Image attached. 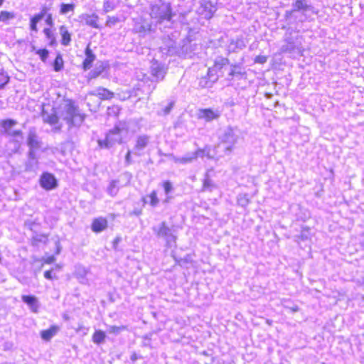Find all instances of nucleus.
I'll list each match as a JSON object with an SVG mask.
<instances>
[{"instance_id": "obj_1", "label": "nucleus", "mask_w": 364, "mask_h": 364, "mask_svg": "<svg viewBox=\"0 0 364 364\" xmlns=\"http://www.w3.org/2000/svg\"><path fill=\"white\" fill-rule=\"evenodd\" d=\"M282 29L286 32L283 36V44L279 48L280 53L289 54L291 58L302 56L304 38L300 31L287 26H282Z\"/></svg>"}, {"instance_id": "obj_2", "label": "nucleus", "mask_w": 364, "mask_h": 364, "mask_svg": "<svg viewBox=\"0 0 364 364\" xmlns=\"http://www.w3.org/2000/svg\"><path fill=\"white\" fill-rule=\"evenodd\" d=\"M58 114L69 128L80 127L85 119V115L80 112L79 107L70 99L63 100L58 107Z\"/></svg>"}, {"instance_id": "obj_3", "label": "nucleus", "mask_w": 364, "mask_h": 364, "mask_svg": "<svg viewBox=\"0 0 364 364\" xmlns=\"http://www.w3.org/2000/svg\"><path fill=\"white\" fill-rule=\"evenodd\" d=\"M240 135L241 132L237 127H226L219 137L220 142L218 147L223 146L225 154H230L240 138Z\"/></svg>"}, {"instance_id": "obj_4", "label": "nucleus", "mask_w": 364, "mask_h": 364, "mask_svg": "<svg viewBox=\"0 0 364 364\" xmlns=\"http://www.w3.org/2000/svg\"><path fill=\"white\" fill-rule=\"evenodd\" d=\"M150 15L159 23H162L165 21L171 22L173 16L171 11V4L163 0H159L158 3L151 6Z\"/></svg>"}, {"instance_id": "obj_5", "label": "nucleus", "mask_w": 364, "mask_h": 364, "mask_svg": "<svg viewBox=\"0 0 364 364\" xmlns=\"http://www.w3.org/2000/svg\"><path fill=\"white\" fill-rule=\"evenodd\" d=\"M26 144L29 148L28 151L31 157H33V152H36V151L41 149L43 142L38 134L36 127H31L28 129Z\"/></svg>"}, {"instance_id": "obj_6", "label": "nucleus", "mask_w": 364, "mask_h": 364, "mask_svg": "<svg viewBox=\"0 0 364 364\" xmlns=\"http://www.w3.org/2000/svg\"><path fill=\"white\" fill-rule=\"evenodd\" d=\"M153 230L158 237L166 240L168 247H172L173 244L176 242V237L173 235L172 230L167 226L166 222H162L159 226L154 227Z\"/></svg>"}, {"instance_id": "obj_7", "label": "nucleus", "mask_w": 364, "mask_h": 364, "mask_svg": "<svg viewBox=\"0 0 364 364\" xmlns=\"http://www.w3.org/2000/svg\"><path fill=\"white\" fill-rule=\"evenodd\" d=\"M292 7L294 8V11L296 12L302 11L304 18L301 19V21H304L307 18V12H311L314 14H318V11H316L313 6L308 4L307 0H296V1L292 4Z\"/></svg>"}, {"instance_id": "obj_8", "label": "nucleus", "mask_w": 364, "mask_h": 364, "mask_svg": "<svg viewBox=\"0 0 364 364\" xmlns=\"http://www.w3.org/2000/svg\"><path fill=\"white\" fill-rule=\"evenodd\" d=\"M247 73L240 63L230 64V71L228 74L227 80L229 81L245 79Z\"/></svg>"}, {"instance_id": "obj_9", "label": "nucleus", "mask_w": 364, "mask_h": 364, "mask_svg": "<svg viewBox=\"0 0 364 364\" xmlns=\"http://www.w3.org/2000/svg\"><path fill=\"white\" fill-rule=\"evenodd\" d=\"M161 51L163 54L166 55H178L180 46L176 45V41L173 40L166 38H164L163 46L160 47Z\"/></svg>"}, {"instance_id": "obj_10", "label": "nucleus", "mask_w": 364, "mask_h": 364, "mask_svg": "<svg viewBox=\"0 0 364 364\" xmlns=\"http://www.w3.org/2000/svg\"><path fill=\"white\" fill-rule=\"evenodd\" d=\"M166 70L167 68L164 64L157 60H153L151 62V73L156 80H162L164 78L166 74Z\"/></svg>"}, {"instance_id": "obj_11", "label": "nucleus", "mask_w": 364, "mask_h": 364, "mask_svg": "<svg viewBox=\"0 0 364 364\" xmlns=\"http://www.w3.org/2000/svg\"><path fill=\"white\" fill-rule=\"evenodd\" d=\"M40 184L46 190H52L57 187L58 182L53 174L45 172L41 176Z\"/></svg>"}, {"instance_id": "obj_12", "label": "nucleus", "mask_w": 364, "mask_h": 364, "mask_svg": "<svg viewBox=\"0 0 364 364\" xmlns=\"http://www.w3.org/2000/svg\"><path fill=\"white\" fill-rule=\"evenodd\" d=\"M196 44H193L191 41L188 39L183 40L182 44L180 46L179 56L183 58H192L194 53V47Z\"/></svg>"}, {"instance_id": "obj_13", "label": "nucleus", "mask_w": 364, "mask_h": 364, "mask_svg": "<svg viewBox=\"0 0 364 364\" xmlns=\"http://www.w3.org/2000/svg\"><path fill=\"white\" fill-rule=\"evenodd\" d=\"M149 141L150 137L147 135L144 134L138 136L136 140L135 146L134 147V154L136 156H140L141 154L138 151L144 150L149 144Z\"/></svg>"}, {"instance_id": "obj_14", "label": "nucleus", "mask_w": 364, "mask_h": 364, "mask_svg": "<svg viewBox=\"0 0 364 364\" xmlns=\"http://www.w3.org/2000/svg\"><path fill=\"white\" fill-rule=\"evenodd\" d=\"M120 132H121V129L119 127H115L113 129L110 130L109 132L107 134L112 146L116 143H118V144L122 143V137L120 134Z\"/></svg>"}, {"instance_id": "obj_15", "label": "nucleus", "mask_w": 364, "mask_h": 364, "mask_svg": "<svg viewBox=\"0 0 364 364\" xmlns=\"http://www.w3.org/2000/svg\"><path fill=\"white\" fill-rule=\"evenodd\" d=\"M22 301L31 308L33 312H37L39 308L38 299L33 295H23Z\"/></svg>"}, {"instance_id": "obj_16", "label": "nucleus", "mask_w": 364, "mask_h": 364, "mask_svg": "<svg viewBox=\"0 0 364 364\" xmlns=\"http://www.w3.org/2000/svg\"><path fill=\"white\" fill-rule=\"evenodd\" d=\"M107 228V220L103 218H95L92 223V230L95 232H100Z\"/></svg>"}, {"instance_id": "obj_17", "label": "nucleus", "mask_w": 364, "mask_h": 364, "mask_svg": "<svg viewBox=\"0 0 364 364\" xmlns=\"http://www.w3.org/2000/svg\"><path fill=\"white\" fill-rule=\"evenodd\" d=\"M220 117L218 111H214L211 109H204L200 110V117L210 122L213 119H218Z\"/></svg>"}, {"instance_id": "obj_18", "label": "nucleus", "mask_w": 364, "mask_h": 364, "mask_svg": "<svg viewBox=\"0 0 364 364\" xmlns=\"http://www.w3.org/2000/svg\"><path fill=\"white\" fill-rule=\"evenodd\" d=\"M28 160L25 164L26 171H33L37 168L38 161L36 156V152H33V157H31L29 151L27 154Z\"/></svg>"}, {"instance_id": "obj_19", "label": "nucleus", "mask_w": 364, "mask_h": 364, "mask_svg": "<svg viewBox=\"0 0 364 364\" xmlns=\"http://www.w3.org/2000/svg\"><path fill=\"white\" fill-rule=\"evenodd\" d=\"M86 58L83 61V68L85 70L90 69L92 67L93 61L95 60V55L90 48L89 46L85 49Z\"/></svg>"}, {"instance_id": "obj_20", "label": "nucleus", "mask_w": 364, "mask_h": 364, "mask_svg": "<svg viewBox=\"0 0 364 364\" xmlns=\"http://www.w3.org/2000/svg\"><path fill=\"white\" fill-rule=\"evenodd\" d=\"M217 188L216 184L213 182V181L210 178L208 173H205V178L203 181V186L201 188L202 192H212L214 189Z\"/></svg>"}, {"instance_id": "obj_21", "label": "nucleus", "mask_w": 364, "mask_h": 364, "mask_svg": "<svg viewBox=\"0 0 364 364\" xmlns=\"http://www.w3.org/2000/svg\"><path fill=\"white\" fill-rule=\"evenodd\" d=\"M96 92V94L92 92L90 95L99 96L101 100H109L114 97V93L106 88L99 87Z\"/></svg>"}, {"instance_id": "obj_22", "label": "nucleus", "mask_w": 364, "mask_h": 364, "mask_svg": "<svg viewBox=\"0 0 364 364\" xmlns=\"http://www.w3.org/2000/svg\"><path fill=\"white\" fill-rule=\"evenodd\" d=\"M59 328L56 326H52L47 330L41 332V338L45 341H50L58 331Z\"/></svg>"}, {"instance_id": "obj_23", "label": "nucleus", "mask_w": 364, "mask_h": 364, "mask_svg": "<svg viewBox=\"0 0 364 364\" xmlns=\"http://www.w3.org/2000/svg\"><path fill=\"white\" fill-rule=\"evenodd\" d=\"M60 34L62 36L61 43L63 46H68L71 41V35L65 26H61L59 28Z\"/></svg>"}, {"instance_id": "obj_24", "label": "nucleus", "mask_w": 364, "mask_h": 364, "mask_svg": "<svg viewBox=\"0 0 364 364\" xmlns=\"http://www.w3.org/2000/svg\"><path fill=\"white\" fill-rule=\"evenodd\" d=\"M227 65H230L229 59L227 58L219 56L215 58L213 67L215 68L216 71H220L224 66Z\"/></svg>"}, {"instance_id": "obj_25", "label": "nucleus", "mask_w": 364, "mask_h": 364, "mask_svg": "<svg viewBox=\"0 0 364 364\" xmlns=\"http://www.w3.org/2000/svg\"><path fill=\"white\" fill-rule=\"evenodd\" d=\"M215 83V77L209 79L206 75L201 77L198 81V86L201 88L211 87Z\"/></svg>"}, {"instance_id": "obj_26", "label": "nucleus", "mask_w": 364, "mask_h": 364, "mask_svg": "<svg viewBox=\"0 0 364 364\" xmlns=\"http://www.w3.org/2000/svg\"><path fill=\"white\" fill-rule=\"evenodd\" d=\"M48 242V235L45 234H35L31 239L33 246H38L39 243L46 244Z\"/></svg>"}, {"instance_id": "obj_27", "label": "nucleus", "mask_w": 364, "mask_h": 364, "mask_svg": "<svg viewBox=\"0 0 364 364\" xmlns=\"http://www.w3.org/2000/svg\"><path fill=\"white\" fill-rule=\"evenodd\" d=\"M106 334L104 331L101 330L95 331L94 334L92 335V341L96 344L103 343L105 341Z\"/></svg>"}, {"instance_id": "obj_28", "label": "nucleus", "mask_w": 364, "mask_h": 364, "mask_svg": "<svg viewBox=\"0 0 364 364\" xmlns=\"http://www.w3.org/2000/svg\"><path fill=\"white\" fill-rule=\"evenodd\" d=\"M17 124V122L14 119H9L1 121V126L4 129V132L6 134L12 127Z\"/></svg>"}, {"instance_id": "obj_29", "label": "nucleus", "mask_w": 364, "mask_h": 364, "mask_svg": "<svg viewBox=\"0 0 364 364\" xmlns=\"http://www.w3.org/2000/svg\"><path fill=\"white\" fill-rule=\"evenodd\" d=\"M196 159V156H192L191 154H188L183 157H173V161L176 164H186L192 162Z\"/></svg>"}, {"instance_id": "obj_30", "label": "nucleus", "mask_w": 364, "mask_h": 364, "mask_svg": "<svg viewBox=\"0 0 364 364\" xmlns=\"http://www.w3.org/2000/svg\"><path fill=\"white\" fill-rule=\"evenodd\" d=\"M9 76L0 67V90L3 89L9 82Z\"/></svg>"}, {"instance_id": "obj_31", "label": "nucleus", "mask_w": 364, "mask_h": 364, "mask_svg": "<svg viewBox=\"0 0 364 364\" xmlns=\"http://www.w3.org/2000/svg\"><path fill=\"white\" fill-rule=\"evenodd\" d=\"M63 68V60L61 54L58 53L53 62V69L55 72L60 71Z\"/></svg>"}, {"instance_id": "obj_32", "label": "nucleus", "mask_w": 364, "mask_h": 364, "mask_svg": "<svg viewBox=\"0 0 364 364\" xmlns=\"http://www.w3.org/2000/svg\"><path fill=\"white\" fill-rule=\"evenodd\" d=\"M44 121L50 124H56L58 122L59 115L58 112L54 114H48L47 116L43 115Z\"/></svg>"}, {"instance_id": "obj_33", "label": "nucleus", "mask_w": 364, "mask_h": 364, "mask_svg": "<svg viewBox=\"0 0 364 364\" xmlns=\"http://www.w3.org/2000/svg\"><path fill=\"white\" fill-rule=\"evenodd\" d=\"M49 10H50L49 7H48L47 6H43L41 8V12L37 14H35L32 17V18L34 19L35 21L39 22L48 14V12Z\"/></svg>"}, {"instance_id": "obj_34", "label": "nucleus", "mask_w": 364, "mask_h": 364, "mask_svg": "<svg viewBox=\"0 0 364 364\" xmlns=\"http://www.w3.org/2000/svg\"><path fill=\"white\" fill-rule=\"evenodd\" d=\"M97 20L98 17L94 14L87 16L85 18L86 24L93 28H99V26L97 24Z\"/></svg>"}, {"instance_id": "obj_35", "label": "nucleus", "mask_w": 364, "mask_h": 364, "mask_svg": "<svg viewBox=\"0 0 364 364\" xmlns=\"http://www.w3.org/2000/svg\"><path fill=\"white\" fill-rule=\"evenodd\" d=\"M14 18L15 14L14 12H9L7 11H1L0 12V21L6 22Z\"/></svg>"}, {"instance_id": "obj_36", "label": "nucleus", "mask_w": 364, "mask_h": 364, "mask_svg": "<svg viewBox=\"0 0 364 364\" xmlns=\"http://www.w3.org/2000/svg\"><path fill=\"white\" fill-rule=\"evenodd\" d=\"M117 181H112L107 188V192L111 196H114L118 192Z\"/></svg>"}, {"instance_id": "obj_37", "label": "nucleus", "mask_w": 364, "mask_h": 364, "mask_svg": "<svg viewBox=\"0 0 364 364\" xmlns=\"http://www.w3.org/2000/svg\"><path fill=\"white\" fill-rule=\"evenodd\" d=\"M237 203L242 207H246L250 203L247 194H240L237 197Z\"/></svg>"}, {"instance_id": "obj_38", "label": "nucleus", "mask_w": 364, "mask_h": 364, "mask_svg": "<svg viewBox=\"0 0 364 364\" xmlns=\"http://www.w3.org/2000/svg\"><path fill=\"white\" fill-rule=\"evenodd\" d=\"M75 5L73 4H62L60 12L61 14H66L68 12L73 11Z\"/></svg>"}, {"instance_id": "obj_39", "label": "nucleus", "mask_w": 364, "mask_h": 364, "mask_svg": "<svg viewBox=\"0 0 364 364\" xmlns=\"http://www.w3.org/2000/svg\"><path fill=\"white\" fill-rule=\"evenodd\" d=\"M36 53L40 56V58L43 62H46L48 57L49 51L46 48L38 49L36 51Z\"/></svg>"}, {"instance_id": "obj_40", "label": "nucleus", "mask_w": 364, "mask_h": 364, "mask_svg": "<svg viewBox=\"0 0 364 364\" xmlns=\"http://www.w3.org/2000/svg\"><path fill=\"white\" fill-rule=\"evenodd\" d=\"M149 197L150 198V205L152 207H156L159 204V198L157 197L156 192L155 191H153L150 193Z\"/></svg>"}, {"instance_id": "obj_41", "label": "nucleus", "mask_w": 364, "mask_h": 364, "mask_svg": "<svg viewBox=\"0 0 364 364\" xmlns=\"http://www.w3.org/2000/svg\"><path fill=\"white\" fill-rule=\"evenodd\" d=\"M97 143L100 148L110 149L112 147L111 142L109 141L107 136H106L105 139H104V140L99 139L97 141Z\"/></svg>"}, {"instance_id": "obj_42", "label": "nucleus", "mask_w": 364, "mask_h": 364, "mask_svg": "<svg viewBox=\"0 0 364 364\" xmlns=\"http://www.w3.org/2000/svg\"><path fill=\"white\" fill-rule=\"evenodd\" d=\"M218 71L215 70V68H214L213 67L212 68H209L208 70V73H207V75L206 76L209 78V79H211L212 80V77H215V82L218 81V75L217 74Z\"/></svg>"}, {"instance_id": "obj_43", "label": "nucleus", "mask_w": 364, "mask_h": 364, "mask_svg": "<svg viewBox=\"0 0 364 364\" xmlns=\"http://www.w3.org/2000/svg\"><path fill=\"white\" fill-rule=\"evenodd\" d=\"M124 329H125V327L124 326H111L109 327L108 332L109 333L118 334L122 330H124Z\"/></svg>"}, {"instance_id": "obj_44", "label": "nucleus", "mask_w": 364, "mask_h": 364, "mask_svg": "<svg viewBox=\"0 0 364 364\" xmlns=\"http://www.w3.org/2000/svg\"><path fill=\"white\" fill-rule=\"evenodd\" d=\"M231 45H235L234 48H238L240 50L246 47V44L242 39H237L235 41H232Z\"/></svg>"}, {"instance_id": "obj_45", "label": "nucleus", "mask_w": 364, "mask_h": 364, "mask_svg": "<svg viewBox=\"0 0 364 364\" xmlns=\"http://www.w3.org/2000/svg\"><path fill=\"white\" fill-rule=\"evenodd\" d=\"M163 187L166 195H168L173 189V185L171 181H166L163 183Z\"/></svg>"}, {"instance_id": "obj_46", "label": "nucleus", "mask_w": 364, "mask_h": 364, "mask_svg": "<svg viewBox=\"0 0 364 364\" xmlns=\"http://www.w3.org/2000/svg\"><path fill=\"white\" fill-rule=\"evenodd\" d=\"M7 136H13V137H20L23 139V132L21 130H10L9 132L6 134Z\"/></svg>"}, {"instance_id": "obj_47", "label": "nucleus", "mask_w": 364, "mask_h": 364, "mask_svg": "<svg viewBox=\"0 0 364 364\" xmlns=\"http://www.w3.org/2000/svg\"><path fill=\"white\" fill-rule=\"evenodd\" d=\"M174 105H175V101H173V100H172V101H170V102H168V105H167L166 107H165L162 109V112H163V114H164V115H167V114H168L171 112V109H172L173 107L174 106Z\"/></svg>"}, {"instance_id": "obj_48", "label": "nucleus", "mask_w": 364, "mask_h": 364, "mask_svg": "<svg viewBox=\"0 0 364 364\" xmlns=\"http://www.w3.org/2000/svg\"><path fill=\"white\" fill-rule=\"evenodd\" d=\"M119 112V108L117 106H113L112 107H108L107 114L109 116H117Z\"/></svg>"}, {"instance_id": "obj_49", "label": "nucleus", "mask_w": 364, "mask_h": 364, "mask_svg": "<svg viewBox=\"0 0 364 364\" xmlns=\"http://www.w3.org/2000/svg\"><path fill=\"white\" fill-rule=\"evenodd\" d=\"M103 70H104V68L102 66H100V68H96L94 70H92L91 72L92 77H98L102 73Z\"/></svg>"}, {"instance_id": "obj_50", "label": "nucleus", "mask_w": 364, "mask_h": 364, "mask_svg": "<svg viewBox=\"0 0 364 364\" xmlns=\"http://www.w3.org/2000/svg\"><path fill=\"white\" fill-rule=\"evenodd\" d=\"M267 58L264 55H257L255 59V63L264 64L267 62Z\"/></svg>"}, {"instance_id": "obj_51", "label": "nucleus", "mask_w": 364, "mask_h": 364, "mask_svg": "<svg viewBox=\"0 0 364 364\" xmlns=\"http://www.w3.org/2000/svg\"><path fill=\"white\" fill-rule=\"evenodd\" d=\"M43 33H44L45 36H46V38H48V39L55 37L54 33L48 28H45L43 29Z\"/></svg>"}, {"instance_id": "obj_52", "label": "nucleus", "mask_w": 364, "mask_h": 364, "mask_svg": "<svg viewBox=\"0 0 364 364\" xmlns=\"http://www.w3.org/2000/svg\"><path fill=\"white\" fill-rule=\"evenodd\" d=\"M296 12V11H294V8L293 7H292V9L291 10L286 11L285 14H284L285 19L286 20L289 19L291 16H293L294 15V14Z\"/></svg>"}, {"instance_id": "obj_53", "label": "nucleus", "mask_w": 364, "mask_h": 364, "mask_svg": "<svg viewBox=\"0 0 364 364\" xmlns=\"http://www.w3.org/2000/svg\"><path fill=\"white\" fill-rule=\"evenodd\" d=\"M46 24L52 27L54 24L52 14L48 13V14L46 16Z\"/></svg>"}, {"instance_id": "obj_54", "label": "nucleus", "mask_w": 364, "mask_h": 364, "mask_svg": "<svg viewBox=\"0 0 364 364\" xmlns=\"http://www.w3.org/2000/svg\"><path fill=\"white\" fill-rule=\"evenodd\" d=\"M205 9H208L210 7V13L213 14L216 11V9L215 6L212 4V3L210 1H205L204 5Z\"/></svg>"}, {"instance_id": "obj_55", "label": "nucleus", "mask_w": 364, "mask_h": 364, "mask_svg": "<svg viewBox=\"0 0 364 364\" xmlns=\"http://www.w3.org/2000/svg\"><path fill=\"white\" fill-rule=\"evenodd\" d=\"M104 9L106 12H108L109 11L113 10L114 6L111 2L107 1L104 3Z\"/></svg>"}, {"instance_id": "obj_56", "label": "nucleus", "mask_w": 364, "mask_h": 364, "mask_svg": "<svg viewBox=\"0 0 364 364\" xmlns=\"http://www.w3.org/2000/svg\"><path fill=\"white\" fill-rule=\"evenodd\" d=\"M38 23V21H35L32 18H31V21H30V28H31V31H36V32L38 31V28H37V23Z\"/></svg>"}, {"instance_id": "obj_57", "label": "nucleus", "mask_w": 364, "mask_h": 364, "mask_svg": "<svg viewBox=\"0 0 364 364\" xmlns=\"http://www.w3.org/2000/svg\"><path fill=\"white\" fill-rule=\"evenodd\" d=\"M132 163V157H131V151L129 150L125 156V164L127 166L130 165Z\"/></svg>"}, {"instance_id": "obj_58", "label": "nucleus", "mask_w": 364, "mask_h": 364, "mask_svg": "<svg viewBox=\"0 0 364 364\" xmlns=\"http://www.w3.org/2000/svg\"><path fill=\"white\" fill-rule=\"evenodd\" d=\"M52 272H53V270H52V269H50V270H48V271H46V272H44V277H45V278H46V279H50V280L53 279V278L57 279V277H55V276H54V277H53V274H52Z\"/></svg>"}, {"instance_id": "obj_59", "label": "nucleus", "mask_w": 364, "mask_h": 364, "mask_svg": "<svg viewBox=\"0 0 364 364\" xmlns=\"http://www.w3.org/2000/svg\"><path fill=\"white\" fill-rule=\"evenodd\" d=\"M192 156H196V159L198 157H203L204 156V150L198 149L196 151L191 153Z\"/></svg>"}, {"instance_id": "obj_60", "label": "nucleus", "mask_w": 364, "mask_h": 364, "mask_svg": "<svg viewBox=\"0 0 364 364\" xmlns=\"http://www.w3.org/2000/svg\"><path fill=\"white\" fill-rule=\"evenodd\" d=\"M55 261V256L52 255L44 259V262L46 264H52Z\"/></svg>"}, {"instance_id": "obj_61", "label": "nucleus", "mask_w": 364, "mask_h": 364, "mask_svg": "<svg viewBox=\"0 0 364 364\" xmlns=\"http://www.w3.org/2000/svg\"><path fill=\"white\" fill-rule=\"evenodd\" d=\"M55 247H56L55 254L56 255H59L60 253V251H61V249H62V247L60 245V243L59 240H57L55 242Z\"/></svg>"}, {"instance_id": "obj_62", "label": "nucleus", "mask_w": 364, "mask_h": 364, "mask_svg": "<svg viewBox=\"0 0 364 364\" xmlns=\"http://www.w3.org/2000/svg\"><path fill=\"white\" fill-rule=\"evenodd\" d=\"M121 241V238L117 237H116L114 241H113V248L114 250H117V245L119 244V242Z\"/></svg>"}, {"instance_id": "obj_63", "label": "nucleus", "mask_w": 364, "mask_h": 364, "mask_svg": "<svg viewBox=\"0 0 364 364\" xmlns=\"http://www.w3.org/2000/svg\"><path fill=\"white\" fill-rule=\"evenodd\" d=\"M159 155H164L165 156H167L170 159H171L173 161V157H176L173 154H164L162 153V151L161 150L159 151Z\"/></svg>"}, {"instance_id": "obj_64", "label": "nucleus", "mask_w": 364, "mask_h": 364, "mask_svg": "<svg viewBox=\"0 0 364 364\" xmlns=\"http://www.w3.org/2000/svg\"><path fill=\"white\" fill-rule=\"evenodd\" d=\"M50 41L49 43V46H55L57 45V42H56V39H55V36L52 38H50Z\"/></svg>"}]
</instances>
